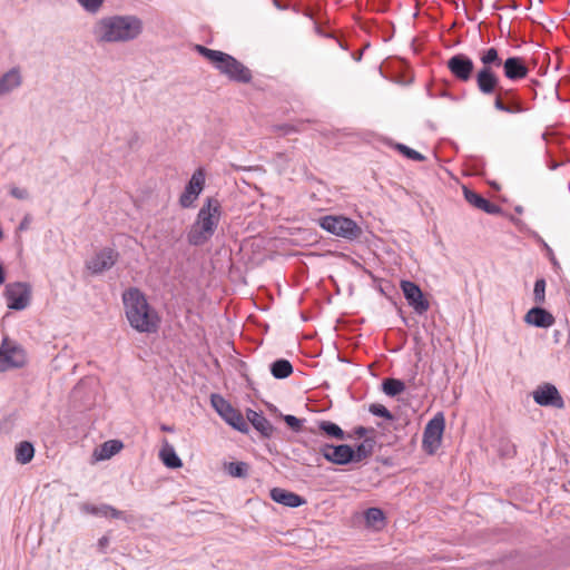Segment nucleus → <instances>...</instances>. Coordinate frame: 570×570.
<instances>
[{"mask_svg":"<svg viewBox=\"0 0 570 570\" xmlns=\"http://www.w3.org/2000/svg\"><path fill=\"white\" fill-rule=\"evenodd\" d=\"M395 148L402 154L404 155L405 157H407L409 159H412V160H416V161H422L425 159V157L420 154L419 151L414 150V149H411L410 147L405 146V145H402V144H397L395 146Z\"/></svg>","mask_w":570,"mask_h":570,"instance_id":"nucleus-34","label":"nucleus"},{"mask_svg":"<svg viewBox=\"0 0 570 570\" xmlns=\"http://www.w3.org/2000/svg\"><path fill=\"white\" fill-rule=\"evenodd\" d=\"M27 363V353L21 345L4 337L0 345V373L20 368Z\"/></svg>","mask_w":570,"mask_h":570,"instance_id":"nucleus-7","label":"nucleus"},{"mask_svg":"<svg viewBox=\"0 0 570 570\" xmlns=\"http://www.w3.org/2000/svg\"><path fill=\"white\" fill-rule=\"evenodd\" d=\"M493 106L495 110L507 114H522L527 111V107L513 89H503L498 86Z\"/></svg>","mask_w":570,"mask_h":570,"instance_id":"nucleus-10","label":"nucleus"},{"mask_svg":"<svg viewBox=\"0 0 570 570\" xmlns=\"http://www.w3.org/2000/svg\"><path fill=\"white\" fill-rule=\"evenodd\" d=\"M195 50L230 80L243 83L252 80L250 70L230 55L206 48L202 45H196Z\"/></svg>","mask_w":570,"mask_h":570,"instance_id":"nucleus-4","label":"nucleus"},{"mask_svg":"<svg viewBox=\"0 0 570 570\" xmlns=\"http://www.w3.org/2000/svg\"><path fill=\"white\" fill-rule=\"evenodd\" d=\"M20 83L21 77L18 70H10L0 79V96L9 92L13 88H17L18 86H20Z\"/></svg>","mask_w":570,"mask_h":570,"instance_id":"nucleus-25","label":"nucleus"},{"mask_svg":"<svg viewBox=\"0 0 570 570\" xmlns=\"http://www.w3.org/2000/svg\"><path fill=\"white\" fill-rule=\"evenodd\" d=\"M524 322L537 327H550L554 324V317L548 311L537 306L528 311Z\"/></svg>","mask_w":570,"mask_h":570,"instance_id":"nucleus-19","label":"nucleus"},{"mask_svg":"<svg viewBox=\"0 0 570 570\" xmlns=\"http://www.w3.org/2000/svg\"><path fill=\"white\" fill-rule=\"evenodd\" d=\"M504 77L511 81L523 79L529 73V68L522 57H509L502 65Z\"/></svg>","mask_w":570,"mask_h":570,"instance_id":"nucleus-18","label":"nucleus"},{"mask_svg":"<svg viewBox=\"0 0 570 570\" xmlns=\"http://www.w3.org/2000/svg\"><path fill=\"white\" fill-rule=\"evenodd\" d=\"M118 253L112 248H104L98 252L88 263L87 267L95 274L110 269L117 262Z\"/></svg>","mask_w":570,"mask_h":570,"instance_id":"nucleus-17","label":"nucleus"},{"mask_svg":"<svg viewBox=\"0 0 570 570\" xmlns=\"http://www.w3.org/2000/svg\"><path fill=\"white\" fill-rule=\"evenodd\" d=\"M122 443L118 440H109L102 443L98 449L94 451V458L97 461H104L110 459L122 449Z\"/></svg>","mask_w":570,"mask_h":570,"instance_id":"nucleus-23","label":"nucleus"},{"mask_svg":"<svg viewBox=\"0 0 570 570\" xmlns=\"http://www.w3.org/2000/svg\"><path fill=\"white\" fill-rule=\"evenodd\" d=\"M533 399L535 403L542 406H553L557 409H562L564 406L559 391L554 385L549 383L539 386L533 392Z\"/></svg>","mask_w":570,"mask_h":570,"instance_id":"nucleus-16","label":"nucleus"},{"mask_svg":"<svg viewBox=\"0 0 570 570\" xmlns=\"http://www.w3.org/2000/svg\"><path fill=\"white\" fill-rule=\"evenodd\" d=\"M446 68L451 72L452 77L460 82H469L474 75V62L473 60L464 55L456 53L446 61Z\"/></svg>","mask_w":570,"mask_h":570,"instance_id":"nucleus-12","label":"nucleus"},{"mask_svg":"<svg viewBox=\"0 0 570 570\" xmlns=\"http://www.w3.org/2000/svg\"><path fill=\"white\" fill-rule=\"evenodd\" d=\"M284 421L286 422V424L293 429L294 431H298L302 426V422L299 419H297L296 416L294 415H286L284 417Z\"/></svg>","mask_w":570,"mask_h":570,"instance_id":"nucleus-38","label":"nucleus"},{"mask_svg":"<svg viewBox=\"0 0 570 570\" xmlns=\"http://www.w3.org/2000/svg\"><path fill=\"white\" fill-rule=\"evenodd\" d=\"M85 511L99 517L105 518H111V519H120L122 518V512L115 509L111 505L108 504H101V505H85Z\"/></svg>","mask_w":570,"mask_h":570,"instance_id":"nucleus-24","label":"nucleus"},{"mask_svg":"<svg viewBox=\"0 0 570 570\" xmlns=\"http://www.w3.org/2000/svg\"><path fill=\"white\" fill-rule=\"evenodd\" d=\"M277 129L281 131L282 135H288L298 131V129L293 125H283L277 127Z\"/></svg>","mask_w":570,"mask_h":570,"instance_id":"nucleus-40","label":"nucleus"},{"mask_svg":"<svg viewBox=\"0 0 570 570\" xmlns=\"http://www.w3.org/2000/svg\"><path fill=\"white\" fill-rule=\"evenodd\" d=\"M534 302L539 305L546 302V281L543 278L537 279L533 288Z\"/></svg>","mask_w":570,"mask_h":570,"instance_id":"nucleus-32","label":"nucleus"},{"mask_svg":"<svg viewBox=\"0 0 570 570\" xmlns=\"http://www.w3.org/2000/svg\"><path fill=\"white\" fill-rule=\"evenodd\" d=\"M10 194L14 197V198H18V199H26L28 198L29 194H28V190L24 189V188H19V187H12L11 190H10Z\"/></svg>","mask_w":570,"mask_h":570,"instance_id":"nucleus-39","label":"nucleus"},{"mask_svg":"<svg viewBox=\"0 0 570 570\" xmlns=\"http://www.w3.org/2000/svg\"><path fill=\"white\" fill-rule=\"evenodd\" d=\"M205 186V171L203 168H198L193 174L185 191L180 195L179 204L181 207L187 208L193 205L195 199L202 193Z\"/></svg>","mask_w":570,"mask_h":570,"instance_id":"nucleus-13","label":"nucleus"},{"mask_svg":"<svg viewBox=\"0 0 570 570\" xmlns=\"http://www.w3.org/2000/svg\"><path fill=\"white\" fill-rule=\"evenodd\" d=\"M126 317L132 328L139 333H156L160 317L148 304L146 296L138 288H129L122 294Z\"/></svg>","mask_w":570,"mask_h":570,"instance_id":"nucleus-1","label":"nucleus"},{"mask_svg":"<svg viewBox=\"0 0 570 570\" xmlns=\"http://www.w3.org/2000/svg\"><path fill=\"white\" fill-rule=\"evenodd\" d=\"M367 432H368V430L366 428H364V426H358V428L354 429V435L360 438V439L364 438Z\"/></svg>","mask_w":570,"mask_h":570,"instance_id":"nucleus-41","label":"nucleus"},{"mask_svg":"<svg viewBox=\"0 0 570 570\" xmlns=\"http://www.w3.org/2000/svg\"><path fill=\"white\" fill-rule=\"evenodd\" d=\"M320 430L331 438L343 440L345 438L343 430L331 421H322L318 425Z\"/></svg>","mask_w":570,"mask_h":570,"instance_id":"nucleus-29","label":"nucleus"},{"mask_svg":"<svg viewBox=\"0 0 570 570\" xmlns=\"http://www.w3.org/2000/svg\"><path fill=\"white\" fill-rule=\"evenodd\" d=\"M370 411L377 416L392 420V414L390 411L382 404H372Z\"/></svg>","mask_w":570,"mask_h":570,"instance_id":"nucleus-36","label":"nucleus"},{"mask_svg":"<svg viewBox=\"0 0 570 570\" xmlns=\"http://www.w3.org/2000/svg\"><path fill=\"white\" fill-rule=\"evenodd\" d=\"M365 519L368 524L375 525L376 523L382 522L384 520V514L382 510L379 508H370L365 512Z\"/></svg>","mask_w":570,"mask_h":570,"instance_id":"nucleus-35","label":"nucleus"},{"mask_svg":"<svg viewBox=\"0 0 570 570\" xmlns=\"http://www.w3.org/2000/svg\"><path fill=\"white\" fill-rule=\"evenodd\" d=\"M6 281L4 271L2 266H0V285H2Z\"/></svg>","mask_w":570,"mask_h":570,"instance_id":"nucleus-42","label":"nucleus"},{"mask_svg":"<svg viewBox=\"0 0 570 570\" xmlns=\"http://www.w3.org/2000/svg\"><path fill=\"white\" fill-rule=\"evenodd\" d=\"M373 440L366 439L363 443H361L356 450H354L355 459L354 462H360L363 459L370 456L373 452Z\"/></svg>","mask_w":570,"mask_h":570,"instance_id":"nucleus-31","label":"nucleus"},{"mask_svg":"<svg viewBox=\"0 0 570 570\" xmlns=\"http://www.w3.org/2000/svg\"><path fill=\"white\" fill-rule=\"evenodd\" d=\"M320 452L327 461L340 465L353 462V460L355 459L354 450L346 444H324L320 448Z\"/></svg>","mask_w":570,"mask_h":570,"instance_id":"nucleus-15","label":"nucleus"},{"mask_svg":"<svg viewBox=\"0 0 570 570\" xmlns=\"http://www.w3.org/2000/svg\"><path fill=\"white\" fill-rule=\"evenodd\" d=\"M4 296L10 309H24L31 299V287L27 283L17 282L6 286Z\"/></svg>","mask_w":570,"mask_h":570,"instance_id":"nucleus-11","label":"nucleus"},{"mask_svg":"<svg viewBox=\"0 0 570 570\" xmlns=\"http://www.w3.org/2000/svg\"><path fill=\"white\" fill-rule=\"evenodd\" d=\"M445 428V420L442 413H438L430 420L423 432L422 445L426 453L433 454L441 445Z\"/></svg>","mask_w":570,"mask_h":570,"instance_id":"nucleus-9","label":"nucleus"},{"mask_svg":"<svg viewBox=\"0 0 570 570\" xmlns=\"http://www.w3.org/2000/svg\"><path fill=\"white\" fill-rule=\"evenodd\" d=\"M142 31V22L134 16H116L99 20L95 26V37L102 42H124L137 38Z\"/></svg>","mask_w":570,"mask_h":570,"instance_id":"nucleus-2","label":"nucleus"},{"mask_svg":"<svg viewBox=\"0 0 570 570\" xmlns=\"http://www.w3.org/2000/svg\"><path fill=\"white\" fill-rule=\"evenodd\" d=\"M269 495L273 501L289 508H297L305 503L301 495L282 488H273Z\"/></svg>","mask_w":570,"mask_h":570,"instance_id":"nucleus-20","label":"nucleus"},{"mask_svg":"<svg viewBox=\"0 0 570 570\" xmlns=\"http://www.w3.org/2000/svg\"><path fill=\"white\" fill-rule=\"evenodd\" d=\"M318 225L326 232L346 239H356L361 236V227L351 218L327 215L318 219Z\"/></svg>","mask_w":570,"mask_h":570,"instance_id":"nucleus-6","label":"nucleus"},{"mask_svg":"<svg viewBox=\"0 0 570 570\" xmlns=\"http://www.w3.org/2000/svg\"><path fill=\"white\" fill-rule=\"evenodd\" d=\"M210 402L220 417L235 430L247 433L248 424L239 410L235 409L228 401L218 394H213Z\"/></svg>","mask_w":570,"mask_h":570,"instance_id":"nucleus-8","label":"nucleus"},{"mask_svg":"<svg viewBox=\"0 0 570 570\" xmlns=\"http://www.w3.org/2000/svg\"><path fill=\"white\" fill-rule=\"evenodd\" d=\"M159 456H160L163 463L170 469H177L183 465L181 460L176 454L174 448L170 446L169 444H166L161 449Z\"/></svg>","mask_w":570,"mask_h":570,"instance_id":"nucleus-26","label":"nucleus"},{"mask_svg":"<svg viewBox=\"0 0 570 570\" xmlns=\"http://www.w3.org/2000/svg\"><path fill=\"white\" fill-rule=\"evenodd\" d=\"M33 454V445L27 441L20 442L16 449V460L21 464L29 463L32 460Z\"/></svg>","mask_w":570,"mask_h":570,"instance_id":"nucleus-28","label":"nucleus"},{"mask_svg":"<svg viewBox=\"0 0 570 570\" xmlns=\"http://www.w3.org/2000/svg\"><path fill=\"white\" fill-rule=\"evenodd\" d=\"M227 470L232 476L244 478L247 475L248 465L244 462H232Z\"/></svg>","mask_w":570,"mask_h":570,"instance_id":"nucleus-33","label":"nucleus"},{"mask_svg":"<svg viewBox=\"0 0 570 570\" xmlns=\"http://www.w3.org/2000/svg\"><path fill=\"white\" fill-rule=\"evenodd\" d=\"M481 68L475 73V82L478 90L485 95H492L499 86V77L495 68L502 67L503 60L499 56V51L494 47L482 49L479 52Z\"/></svg>","mask_w":570,"mask_h":570,"instance_id":"nucleus-5","label":"nucleus"},{"mask_svg":"<svg viewBox=\"0 0 570 570\" xmlns=\"http://www.w3.org/2000/svg\"><path fill=\"white\" fill-rule=\"evenodd\" d=\"M401 289L407 303L414 308L416 313L423 314L429 309L430 304L424 298L421 288L415 283L411 281H402Z\"/></svg>","mask_w":570,"mask_h":570,"instance_id":"nucleus-14","label":"nucleus"},{"mask_svg":"<svg viewBox=\"0 0 570 570\" xmlns=\"http://www.w3.org/2000/svg\"><path fill=\"white\" fill-rule=\"evenodd\" d=\"M464 197L470 205L487 214H499L501 212V208L498 205L489 202L473 190L464 188Z\"/></svg>","mask_w":570,"mask_h":570,"instance_id":"nucleus-21","label":"nucleus"},{"mask_svg":"<svg viewBox=\"0 0 570 570\" xmlns=\"http://www.w3.org/2000/svg\"><path fill=\"white\" fill-rule=\"evenodd\" d=\"M220 219V204L215 198H209L199 209L197 219L188 233V242L191 245H203L212 238Z\"/></svg>","mask_w":570,"mask_h":570,"instance_id":"nucleus-3","label":"nucleus"},{"mask_svg":"<svg viewBox=\"0 0 570 570\" xmlns=\"http://www.w3.org/2000/svg\"><path fill=\"white\" fill-rule=\"evenodd\" d=\"M87 10L89 11H97L104 0H78Z\"/></svg>","mask_w":570,"mask_h":570,"instance_id":"nucleus-37","label":"nucleus"},{"mask_svg":"<svg viewBox=\"0 0 570 570\" xmlns=\"http://www.w3.org/2000/svg\"><path fill=\"white\" fill-rule=\"evenodd\" d=\"M246 417L252 423V425L262 433V435L271 436L273 433V426L262 413H258L254 410H247Z\"/></svg>","mask_w":570,"mask_h":570,"instance_id":"nucleus-22","label":"nucleus"},{"mask_svg":"<svg viewBox=\"0 0 570 570\" xmlns=\"http://www.w3.org/2000/svg\"><path fill=\"white\" fill-rule=\"evenodd\" d=\"M405 390V384L397 379H386L383 382V391L390 396H395Z\"/></svg>","mask_w":570,"mask_h":570,"instance_id":"nucleus-30","label":"nucleus"},{"mask_svg":"<svg viewBox=\"0 0 570 570\" xmlns=\"http://www.w3.org/2000/svg\"><path fill=\"white\" fill-rule=\"evenodd\" d=\"M271 372L275 379H286L293 373V366L289 361L281 358L272 363Z\"/></svg>","mask_w":570,"mask_h":570,"instance_id":"nucleus-27","label":"nucleus"}]
</instances>
